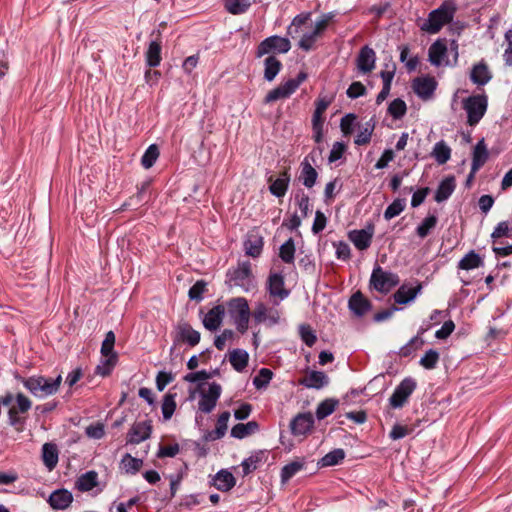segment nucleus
<instances>
[{"label":"nucleus","mask_w":512,"mask_h":512,"mask_svg":"<svg viewBox=\"0 0 512 512\" xmlns=\"http://www.w3.org/2000/svg\"><path fill=\"white\" fill-rule=\"evenodd\" d=\"M457 11L454 0H445L437 8L432 10L426 20L420 24V30L429 34L438 33L446 24L450 23Z\"/></svg>","instance_id":"1"},{"label":"nucleus","mask_w":512,"mask_h":512,"mask_svg":"<svg viewBox=\"0 0 512 512\" xmlns=\"http://www.w3.org/2000/svg\"><path fill=\"white\" fill-rule=\"evenodd\" d=\"M61 382V375H58L56 378H47L41 375L21 378L23 386L37 398H46L56 394Z\"/></svg>","instance_id":"2"},{"label":"nucleus","mask_w":512,"mask_h":512,"mask_svg":"<svg viewBox=\"0 0 512 512\" xmlns=\"http://www.w3.org/2000/svg\"><path fill=\"white\" fill-rule=\"evenodd\" d=\"M226 282L230 286L240 287L244 292H250L256 287L255 279L248 261L238 263L237 267L227 271Z\"/></svg>","instance_id":"3"},{"label":"nucleus","mask_w":512,"mask_h":512,"mask_svg":"<svg viewBox=\"0 0 512 512\" xmlns=\"http://www.w3.org/2000/svg\"><path fill=\"white\" fill-rule=\"evenodd\" d=\"M462 107L467 113L468 125L475 126L487 111L488 98L485 94L469 96L462 101Z\"/></svg>","instance_id":"4"},{"label":"nucleus","mask_w":512,"mask_h":512,"mask_svg":"<svg viewBox=\"0 0 512 512\" xmlns=\"http://www.w3.org/2000/svg\"><path fill=\"white\" fill-rule=\"evenodd\" d=\"M228 313L240 333H245L248 329L250 309L248 302L243 297L231 299L227 303Z\"/></svg>","instance_id":"5"},{"label":"nucleus","mask_w":512,"mask_h":512,"mask_svg":"<svg viewBox=\"0 0 512 512\" xmlns=\"http://www.w3.org/2000/svg\"><path fill=\"white\" fill-rule=\"evenodd\" d=\"M307 79V73L301 71L295 79H289L280 84L278 87L272 89L266 95L264 102L271 103L279 99L288 98L292 95L298 87Z\"/></svg>","instance_id":"6"},{"label":"nucleus","mask_w":512,"mask_h":512,"mask_svg":"<svg viewBox=\"0 0 512 512\" xmlns=\"http://www.w3.org/2000/svg\"><path fill=\"white\" fill-rule=\"evenodd\" d=\"M398 284L399 277L397 274L384 271L380 266L373 269L370 285L378 292L386 294Z\"/></svg>","instance_id":"7"},{"label":"nucleus","mask_w":512,"mask_h":512,"mask_svg":"<svg viewBox=\"0 0 512 512\" xmlns=\"http://www.w3.org/2000/svg\"><path fill=\"white\" fill-rule=\"evenodd\" d=\"M417 387L416 381L407 377L403 379L394 389L392 395L389 398V405L393 409L402 408L408 401L409 397L413 394Z\"/></svg>","instance_id":"8"},{"label":"nucleus","mask_w":512,"mask_h":512,"mask_svg":"<svg viewBox=\"0 0 512 512\" xmlns=\"http://www.w3.org/2000/svg\"><path fill=\"white\" fill-rule=\"evenodd\" d=\"M174 345L179 343H187L190 346H196L200 342V333L193 329L186 321H179L172 333Z\"/></svg>","instance_id":"9"},{"label":"nucleus","mask_w":512,"mask_h":512,"mask_svg":"<svg viewBox=\"0 0 512 512\" xmlns=\"http://www.w3.org/2000/svg\"><path fill=\"white\" fill-rule=\"evenodd\" d=\"M222 387L216 382L209 384L208 391H202L200 393V399L198 402V409L200 412L209 414L217 405V402L221 396Z\"/></svg>","instance_id":"10"},{"label":"nucleus","mask_w":512,"mask_h":512,"mask_svg":"<svg viewBox=\"0 0 512 512\" xmlns=\"http://www.w3.org/2000/svg\"><path fill=\"white\" fill-rule=\"evenodd\" d=\"M291 48L290 41L287 38L277 35L264 39L257 47V57H262L270 52L287 53Z\"/></svg>","instance_id":"11"},{"label":"nucleus","mask_w":512,"mask_h":512,"mask_svg":"<svg viewBox=\"0 0 512 512\" xmlns=\"http://www.w3.org/2000/svg\"><path fill=\"white\" fill-rule=\"evenodd\" d=\"M253 318L257 323H265L270 326L280 322L281 313L275 307H268L264 303H257L253 311Z\"/></svg>","instance_id":"12"},{"label":"nucleus","mask_w":512,"mask_h":512,"mask_svg":"<svg viewBox=\"0 0 512 512\" xmlns=\"http://www.w3.org/2000/svg\"><path fill=\"white\" fill-rule=\"evenodd\" d=\"M152 433V424L150 420L135 422L127 434V444H139L148 438Z\"/></svg>","instance_id":"13"},{"label":"nucleus","mask_w":512,"mask_h":512,"mask_svg":"<svg viewBox=\"0 0 512 512\" xmlns=\"http://www.w3.org/2000/svg\"><path fill=\"white\" fill-rule=\"evenodd\" d=\"M375 63V51L367 45L362 47L356 59L358 70L363 74L370 73L375 68Z\"/></svg>","instance_id":"14"},{"label":"nucleus","mask_w":512,"mask_h":512,"mask_svg":"<svg viewBox=\"0 0 512 512\" xmlns=\"http://www.w3.org/2000/svg\"><path fill=\"white\" fill-rule=\"evenodd\" d=\"M436 86L437 83L433 77H419L413 81L414 92L424 100L431 98Z\"/></svg>","instance_id":"15"},{"label":"nucleus","mask_w":512,"mask_h":512,"mask_svg":"<svg viewBox=\"0 0 512 512\" xmlns=\"http://www.w3.org/2000/svg\"><path fill=\"white\" fill-rule=\"evenodd\" d=\"M448 48L445 39H437L428 50L429 61L433 66H441L447 54Z\"/></svg>","instance_id":"16"},{"label":"nucleus","mask_w":512,"mask_h":512,"mask_svg":"<svg viewBox=\"0 0 512 512\" xmlns=\"http://www.w3.org/2000/svg\"><path fill=\"white\" fill-rule=\"evenodd\" d=\"M314 419L311 414H298L290 423L291 432L295 436L305 435L311 430Z\"/></svg>","instance_id":"17"},{"label":"nucleus","mask_w":512,"mask_h":512,"mask_svg":"<svg viewBox=\"0 0 512 512\" xmlns=\"http://www.w3.org/2000/svg\"><path fill=\"white\" fill-rule=\"evenodd\" d=\"M268 182L270 183V193L278 198L283 197L286 194L290 183V173L288 169L282 171L277 179L269 177Z\"/></svg>","instance_id":"18"},{"label":"nucleus","mask_w":512,"mask_h":512,"mask_svg":"<svg viewBox=\"0 0 512 512\" xmlns=\"http://www.w3.org/2000/svg\"><path fill=\"white\" fill-rule=\"evenodd\" d=\"M73 501V495L66 489H58L51 493L48 502L53 509L64 510L68 508Z\"/></svg>","instance_id":"19"},{"label":"nucleus","mask_w":512,"mask_h":512,"mask_svg":"<svg viewBox=\"0 0 512 512\" xmlns=\"http://www.w3.org/2000/svg\"><path fill=\"white\" fill-rule=\"evenodd\" d=\"M225 315V308L222 305H217L209 310L203 318V325L209 331L217 330Z\"/></svg>","instance_id":"20"},{"label":"nucleus","mask_w":512,"mask_h":512,"mask_svg":"<svg viewBox=\"0 0 512 512\" xmlns=\"http://www.w3.org/2000/svg\"><path fill=\"white\" fill-rule=\"evenodd\" d=\"M212 485L222 492H228L236 485V479L229 470L221 469L213 477Z\"/></svg>","instance_id":"21"},{"label":"nucleus","mask_w":512,"mask_h":512,"mask_svg":"<svg viewBox=\"0 0 512 512\" xmlns=\"http://www.w3.org/2000/svg\"><path fill=\"white\" fill-rule=\"evenodd\" d=\"M263 249V238L258 232H250L244 241L245 253L253 258L259 257Z\"/></svg>","instance_id":"22"},{"label":"nucleus","mask_w":512,"mask_h":512,"mask_svg":"<svg viewBox=\"0 0 512 512\" xmlns=\"http://www.w3.org/2000/svg\"><path fill=\"white\" fill-rule=\"evenodd\" d=\"M267 288L271 296L279 297L280 300L289 295V291L284 288V277L279 273H273L269 276Z\"/></svg>","instance_id":"23"},{"label":"nucleus","mask_w":512,"mask_h":512,"mask_svg":"<svg viewBox=\"0 0 512 512\" xmlns=\"http://www.w3.org/2000/svg\"><path fill=\"white\" fill-rule=\"evenodd\" d=\"M229 418H230V412H228V411L222 412L217 419L215 429L211 430V431H207L204 435V439L206 441H215V440H219L222 437H224L226 434L227 428H228Z\"/></svg>","instance_id":"24"},{"label":"nucleus","mask_w":512,"mask_h":512,"mask_svg":"<svg viewBox=\"0 0 512 512\" xmlns=\"http://www.w3.org/2000/svg\"><path fill=\"white\" fill-rule=\"evenodd\" d=\"M488 159L487 147L484 140H480L473 149L471 177L486 163Z\"/></svg>","instance_id":"25"},{"label":"nucleus","mask_w":512,"mask_h":512,"mask_svg":"<svg viewBox=\"0 0 512 512\" xmlns=\"http://www.w3.org/2000/svg\"><path fill=\"white\" fill-rule=\"evenodd\" d=\"M329 383L328 376L322 371H311L299 384L306 388L321 389Z\"/></svg>","instance_id":"26"},{"label":"nucleus","mask_w":512,"mask_h":512,"mask_svg":"<svg viewBox=\"0 0 512 512\" xmlns=\"http://www.w3.org/2000/svg\"><path fill=\"white\" fill-rule=\"evenodd\" d=\"M421 291V285L411 287L408 285H401L394 294V300L397 304H407L413 301Z\"/></svg>","instance_id":"27"},{"label":"nucleus","mask_w":512,"mask_h":512,"mask_svg":"<svg viewBox=\"0 0 512 512\" xmlns=\"http://www.w3.org/2000/svg\"><path fill=\"white\" fill-rule=\"evenodd\" d=\"M492 78V75L488 69V66L484 62H480L473 66L470 79L474 84L477 85H485Z\"/></svg>","instance_id":"28"},{"label":"nucleus","mask_w":512,"mask_h":512,"mask_svg":"<svg viewBox=\"0 0 512 512\" xmlns=\"http://www.w3.org/2000/svg\"><path fill=\"white\" fill-rule=\"evenodd\" d=\"M373 233L367 230H354L349 233V239L358 250H366L372 241Z\"/></svg>","instance_id":"29"},{"label":"nucleus","mask_w":512,"mask_h":512,"mask_svg":"<svg viewBox=\"0 0 512 512\" xmlns=\"http://www.w3.org/2000/svg\"><path fill=\"white\" fill-rule=\"evenodd\" d=\"M370 302L361 292L354 293L349 299V308L357 316H363L370 309Z\"/></svg>","instance_id":"30"},{"label":"nucleus","mask_w":512,"mask_h":512,"mask_svg":"<svg viewBox=\"0 0 512 512\" xmlns=\"http://www.w3.org/2000/svg\"><path fill=\"white\" fill-rule=\"evenodd\" d=\"M455 186V179L453 177H447L442 180L435 192V201L438 203L446 201L454 192Z\"/></svg>","instance_id":"31"},{"label":"nucleus","mask_w":512,"mask_h":512,"mask_svg":"<svg viewBox=\"0 0 512 512\" xmlns=\"http://www.w3.org/2000/svg\"><path fill=\"white\" fill-rule=\"evenodd\" d=\"M42 459L48 470H53L58 463V449L53 443H45L42 447Z\"/></svg>","instance_id":"32"},{"label":"nucleus","mask_w":512,"mask_h":512,"mask_svg":"<svg viewBox=\"0 0 512 512\" xmlns=\"http://www.w3.org/2000/svg\"><path fill=\"white\" fill-rule=\"evenodd\" d=\"M259 430V425L256 421H250L245 424L239 423L232 427L231 436L236 439H243L249 435L254 434Z\"/></svg>","instance_id":"33"},{"label":"nucleus","mask_w":512,"mask_h":512,"mask_svg":"<svg viewBox=\"0 0 512 512\" xmlns=\"http://www.w3.org/2000/svg\"><path fill=\"white\" fill-rule=\"evenodd\" d=\"M318 173L317 171L312 167V165L305 159L301 163V174H300V180L302 181L303 185L307 188H312L317 180Z\"/></svg>","instance_id":"34"},{"label":"nucleus","mask_w":512,"mask_h":512,"mask_svg":"<svg viewBox=\"0 0 512 512\" xmlns=\"http://www.w3.org/2000/svg\"><path fill=\"white\" fill-rule=\"evenodd\" d=\"M431 156L439 165H443L448 162L451 157V148L444 140L438 141L433 147Z\"/></svg>","instance_id":"35"},{"label":"nucleus","mask_w":512,"mask_h":512,"mask_svg":"<svg viewBox=\"0 0 512 512\" xmlns=\"http://www.w3.org/2000/svg\"><path fill=\"white\" fill-rule=\"evenodd\" d=\"M264 79L271 82L282 68V63L275 56H268L264 60Z\"/></svg>","instance_id":"36"},{"label":"nucleus","mask_w":512,"mask_h":512,"mask_svg":"<svg viewBox=\"0 0 512 512\" xmlns=\"http://www.w3.org/2000/svg\"><path fill=\"white\" fill-rule=\"evenodd\" d=\"M375 129V121L371 118L363 126L359 128L354 143L358 146L366 145L370 142L371 136Z\"/></svg>","instance_id":"37"},{"label":"nucleus","mask_w":512,"mask_h":512,"mask_svg":"<svg viewBox=\"0 0 512 512\" xmlns=\"http://www.w3.org/2000/svg\"><path fill=\"white\" fill-rule=\"evenodd\" d=\"M17 409L15 407L9 410V418L12 425H14L17 421L16 414L18 412L25 413L31 408L30 399L22 393H18L16 396Z\"/></svg>","instance_id":"38"},{"label":"nucleus","mask_w":512,"mask_h":512,"mask_svg":"<svg viewBox=\"0 0 512 512\" xmlns=\"http://www.w3.org/2000/svg\"><path fill=\"white\" fill-rule=\"evenodd\" d=\"M484 262L480 255L474 250L467 253L458 263V268L462 270H472L483 266Z\"/></svg>","instance_id":"39"},{"label":"nucleus","mask_w":512,"mask_h":512,"mask_svg":"<svg viewBox=\"0 0 512 512\" xmlns=\"http://www.w3.org/2000/svg\"><path fill=\"white\" fill-rule=\"evenodd\" d=\"M98 475L95 471H88L82 474L76 481V487L79 491L87 492L97 485Z\"/></svg>","instance_id":"40"},{"label":"nucleus","mask_w":512,"mask_h":512,"mask_svg":"<svg viewBox=\"0 0 512 512\" xmlns=\"http://www.w3.org/2000/svg\"><path fill=\"white\" fill-rule=\"evenodd\" d=\"M249 355L248 353L243 349H234L230 353L229 361L232 365V367L238 371H243L247 364H248Z\"/></svg>","instance_id":"41"},{"label":"nucleus","mask_w":512,"mask_h":512,"mask_svg":"<svg viewBox=\"0 0 512 512\" xmlns=\"http://www.w3.org/2000/svg\"><path fill=\"white\" fill-rule=\"evenodd\" d=\"M161 44L151 41L146 51V63L149 67H157L161 62Z\"/></svg>","instance_id":"42"},{"label":"nucleus","mask_w":512,"mask_h":512,"mask_svg":"<svg viewBox=\"0 0 512 512\" xmlns=\"http://www.w3.org/2000/svg\"><path fill=\"white\" fill-rule=\"evenodd\" d=\"M305 462L303 460H295L286 464L281 469V482L287 483L292 477H294L299 471L304 469Z\"/></svg>","instance_id":"43"},{"label":"nucleus","mask_w":512,"mask_h":512,"mask_svg":"<svg viewBox=\"0 0 512 512\" xmlns=\"http://www.w3.org/2000/svg\"><path fill=\"white\" fill-rule=\"evenodd\" d=\"M120 465L125 473L134 475L140 471L143 465V460L135 458L131 454L126 453L122 457Z\"/></svg>","instance_id":"44"},{"label":"nucleus","mask_w":512,"mask_h":512,"mask_svg":"<svg viewBox=\"0 0 512 512\" xmlns=\"http://www.w3.org/2000/svg\"><path fill=\"white\" fill-rule=\"evenodd\" d=\"M438 223V217L434 214L426 216L423 221L417 226L416 234L424 239L432 230H434Z\"/></svg>","instance_id":"45"},{"label":"nucleus","mask_w":512,"mask_h":512,"mask_svg":"<svg viewBox=\"0 0 512 512\" xmlns=\"http://www.w3.org/2000/svg\"><path fill=\"white\" fill-rule=\"evenodd\" d=\"M176 393L168 392L164 397L161 404V411L163 415V419L165 421L171 419L175 410H176Z\"/></svg>","instance_id":"46"},{"label":"nucleus","mask_w":512,"mask_h":512,"mask_svg":"<svg viewBox=\"0 0 512 512\" xmlns=\"http://www.w3.org/2000/svg\"><path fill=\"white\" fill-rule=\"evenodd\" d=\"M338 400L336 399H325L324 401H322L318 406H317V409H316V417L318 420H322L326 417H328L329 415H331L336 407L338 406Z\"/></svg>","instance_id":"47"},{"label":"nucleus","mask_w":512,"mask_h":512,"mask_svg":"<svg viewBox=\"0 0 512 512\" xmlns=\"http://www.w3.org/2000/svg\"><path fill=\"white\" fill-rule=\"evenodd\" d=\"M345 458L343 449H334L321 458L319 464L321 467L335 466Z\"/></svg>","instance_id":"48"},{"label":"nucleus","mask_w":512,"mask_h":512,"mask_svg":"<svg viewBox=\"0 0 512 512\" xmlns=\"http://www.w3.org/2000/svg\"><path fill=\"white\" fill-rule=\"evenodd\" d=\"M294 202L301 212V217L306 218L310 213L309 196L303 190H298L294 195Z\"/></svg>","instance_id":"49"},{"label":"nucleus","mask_w":512,"mask_h":512,"mask_svg":"<svg viewBox=\"0 0 512 512\" xmlns=\"http://www.w3.org/2000/svg\"><path fill=\"white\" fill-rule=\"evenodd\" d=\"M279 256L287 264H291L295 259V244L292 238H289L280 246Z\"/></svg>","instance_id":"50"},{"label":"nucleus","mask_w":512,"mask_h":512,"mask_svg":"<svg viewBox=\"0 0 512 512\" xmlns=\"http://www.w3.org/2000/svg\"><path fill=\"white\" fill-rule=\"evenodd\" d=\"M159 157V149L156 144H151L141 158V164L145 169L151 168Z\"/></svg>","instance_id":"51"},{"label":"nucleus","mask_w":512,"mask_h":512,"mask_svg":"<svg viewBox=\"0 0 512 512\" xmlns=\"http://www.w3.org/2000/svg\"><path fill=\"white\" fill-rule=\"evenodd\" d=\"M117 355H110L108 358H103L95 369V373L100 376H107L111 373L117 363Z\"/></svg>","instance_id":"52"},{"label":"nucleus","mask_w":512,"mask_h":512,"mask_svg":"<svg viewBox=\"0 0 512 512\" xmlns=\"http://www.w3.org/2000/svg\"><path fill=\"white\" fill-rule=\"evenodd\" d=\"M225 8L234 15L242 14L250 7V2L246 0H224Z\"/></svg>","instance_id":"53"},{"label":"nucleus","mask_w":512,"mask_h":512,"mask_svg":"<svg viewBox=\"0 0 512 512\" xmlns=\"http://www.w3.org/2000/svg\"><path fill=\"white\" fill-rule=\"evenodd\" d=\"M406 207L405 199H395L384 211V218L386 220H391L392 218L398 216Z\"/></svg>","instance_id":"54"},{"label":"nucleus","mask_w":512,"mask_h":512,"mask_svg":"<svg viewBox=\"0 0 512 512\" xmlns=\"http://www.w3.org/2000/svg\"><path fill=\"white\" fill-rule=\"evenodd\" d=\"M406 111V103L400 98L394 99L388 106V113L394 119L402 118L406 114Z\"/></svg>","instance_id":"55"},{"label":"nucleus","mask_w":512,"mask_h":512,"mask_svg":"<svg viewBox=\"0 0 512 512\" xmlns=\"http://www.w3.org/2000/svg\"><path fill=\"white\" fill-rule=\"evenodd\" d=\"M273 377V372L268 368H261L258 374L253 379V385L257 389L267 387Z\"/></svg>","instance_id":"56"},{"label":"nucleus","mask_w":512,"mask_h":512,"mask_svg":"<svg viewBox=\"0 0 512 512\" xmlns=\"http://www.w3.org/2000/svg\"><path fill=\"white\" fill-rule=\"evenodd\" d=\"M115 334L113 331H109L105 335V339L101 345V355L103 358H108L110 355H117L114 352Z\"/></svg>","instance_id":"57"},{"label":"nucleus","mask_w":512,"mask_h":512,"mask_svg":"<svg viewBox=\"0 0 512 512\" xmlns=\"http://www.w3.org/2000/svg\"><path fill=\"white\" fill-rule=\"evenodd\" d=\"M331 100L324 97V98H318L316 101V108L313 113L312 117V123H319L323 124V118L322 115L330 105Z\"/></svg>","instance_id":"58"},{"label":"nucleus","mask_w":512,"mask_h":512,"mask_svg":"<svg viewBox=\"0 0 512 512\" xmlns=\"http://www.w3.org/2000/svg\"><path fill=\"white\" fill-rule=\"evenodd\" d=\"M261 462V455L256 453L251 455L250 457L244 459L241 463V467L243 470V476H247L251 472L257 469L258 464Z\"/></svg>","instance_id":"59"},{"label":"nucleus","mask_w":512,"mask_h":512,"mask_svg":"<svg viewBox=\"0 0 512 512\" xmlns=\"http://www.w3.org/2000/svg\"><path fill=\"white\" fill-rule=\"evenodd\" d=\"M439 361V353L434 349H429L420 359V365L425 369H433Z\"/></svg>","instance_id":"60"},{"label":"nucleus","mask_w":512,"mask_h":512,"mask_svg":"<svg viewBox=\"0 0 512 512\" xmlns=\"http://www.w3.org/2000/svg\"><path fill=\"white\" fill-rule=\"evenodd\" d=\"M299 334H300L301 340L308 347H312L317 340V337H316L314 331L311 329V327L309 325H304V324L300 325Z\"/></svg>","instance_id":"61"},{"label":"nucleus","mask_w":512,"mask_h":512,"mask_svg":"<svg viewBox=\"0 0 512 512\" xmlns=\"http://www.w3.org/2000/svg\"><path fill=\"white\" fill-rule=\"evenodd\" d=\"M333 18L334 14L332 12L323 14L321 18L315 22V27L313 29L314 35H321Z\"/></svg>","instance_id":"62"},{"label":"nucleus","mask_w":512,"mask_h":512,"mask_svg":"<svg viewBox=\"0 0 512 512\" xmlns=\"http://www.w3.org/2000/svg\"><path fill=\"white\" fill-rule=\"evenodd\" d=\"M206 289V283L203 280L197 281L188 292L191 300L200 301L203 298V293Z\"/></svg>","instance_id":"63"},{"label":"nucleus","mask_w":512,"mask_h":512,"mask_svg":"<svg viewBox=\"0 0 512 512\" xmlns=\"http://www.w3.org/2000/svg\"><path fill=\"white\" fill-rule=\"evenodd\" d=\"M326 224H327V218H326L325 214L322 211L317 210L315 212V218H314V222L312 224L313 234L317 235L320 232H322L325 229Z\"/></svg>","instance_id":"64"}]
</instances>
